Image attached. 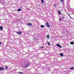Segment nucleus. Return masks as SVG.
Here are the masks:
<instances>
[{"label": "nucleus", "instance_id": "obj_16", "mask_svg": "<svg viewBox=\"0 0 74 74\" xmlns=\"http://www.w3.org/2000/svg\"><path fill=\"white\" fill-rule=\"evenodd\" d=\"M70 69V70H74V68L71 67V68Z\"/></svg>", "mask_w": 74, "mask_h": 74}, {"label": "nucleus", "instance_id": "obj_10", "mask_svg": "<svg viewBox=\"0 0 74 74\" xmlns=\"http://www.w3.org/2000/svg\"><path fill=\"white\" fill-rule=\"evenodd\" d=\"M21 9H18L17 10L18 11L20 12L21 11Z\"/></svg>", "mask_w": 74, "mask_h": 74}, {"label": "nucleus", "instance_id": "obj_1", "mask_svg": "<svg viewBox=\"0 0 74 74\" xmlns=\"http://www.w3.org/2000/svg\"><path fill=\"white\" fill-rule=\"evenodd\" d=\"M27 26H32V23H28L27 24Z\"/></svg>", "mask_w": 74, "mask_h": 74}, {"label": "nucleus", "instance_id": "obj_6", "mask_svg": "<svg viewBox=\"0 0 74 74\" xmlns=\"http://www.w3.org/2000/svg\"><path fill=\"white\" fill-rule=\"evenodd\" d=\"M30 65L29 64H26L25 66V68H26V67H27L28 66H29Z\"/></svg>", "mask_w": 74, "mask_h": 74}, {"label": "nucleus", "instance_id": "obj_26", "mask_svg": "<svg viewBox=\"0 0 74 74\" xmlns=\"http://www.w3.org/2000/svg\"><path fill=\"white\" fill-rule=\"evenodd\" d=\"M64 18V17L63 16V17H62V18Z\"/></svg>", "mask_w": 74, "mask_h": 74}, {"label": "nucleus", "instance_id": "obj_27", "mask_svg": "<svg viewBox=\"0 0 74 74\" xmlns=\"http://www.w3.org/2000/svg\"><path fill=\"white\" fill-rule=\"evenodd\" d=\"M23 74L22 73V74Z\"/></svg>", "mask_w": 74, "mask_h": 74}, {"label": "nucleus", "instance_id": "obj_4", "mask_svg": "<svg viewBox=\"0 0 74 74\" xmlns=\"http://www.w3.org/2000/svg\"><path fill=\"white\" fill-rule=\"evenodd\" d=\"M0 70H2V71H3L4 70V68L3 67H0Z\"/></svg>", "mask_w": 74, "mask_h": 74}, {"label": "nucleus", "instance_id": "obj_15", "mask_svg": "<svg viewBox=\"0 0 74 74\" xmlns=\"http://www.w3.org/2000/svg\"><path fill=\"white\" fill-rule=\"evenodd\" d=\"M47 38H49V35H47Z\"/></svg>", "mask_w": 74, "mask_h": 74}, {"label": "nucleus", "instance_id": "obj_5", "mask_svg": "<svg viewBox=\"0 0 74 74\" xmlns=\"http://www.w3.org/2000/svg\"><path fill=\"white\" fill-rule=\"evenodd\" d=\"M57 46H58V47H59V48H62V46L58 43L57 44Z\"/></svg>", "mask_w": 74, "mask_h": 74}, {"label": "nucleus", "instance_id": "obj_8", "mask_svg": "<svg viewBox=\"0 0 74 74\" xmlns=\"http://www.w3.org/2000/svg\"><path fill=\"white\" fill-rule=\"evenodd\" d=\"M60 55L61 56H63V53H60Z\"/></svg>", "mask_w": 74, "mask_h": 74}, {"label": "nucleus", "instance_id": "obj_21", "mask_svg": "<svg viewBox=\"0 0 74 74\" xmlns=\"http://www.w3.org/2000/svg\"><path fill=\"white\" fill-rule=\"evenodd\" d=\"M44 48V47H43V46H42L41 47V48Z\"/></svg>", "mask_w": 74, "mask_h": 74}, {"label": "nucleus", "instance_id": "obj_17", "mask_svg": "<svg viewBox=\"0 0 74 74\" xmlns=\"http://www.w3.org/2000/svg\"><path fill=\"white\" fill-rule=\"evenodd\" d=\"M5 69H8V66H6L5 67Z\"/></svg>", "mask_w": 74, "mask_h": 74}, {"label": "nucleus", "instance_id": "obj_12", "mask_svg": "<svg viewBox=\"0 0 74 74\" xmlns=\"http://www.w3.org/2000/svg\"><path fill=\"white\" fill-rule=\"evenodd\" d=\"M40 27L42 28H44V26L43 25H42L40 26Z\"/></svg>", "mask_w": 74, "mask_h": 74}, {"label": "nucleus", "instance_id": "obj_19", "mask_svg": "<svg viewBox=\"0 0 74 74\" xmlns=\"http://www.w3.org/2000/svg\"><path fill=\"white\" fill-rule=\"evenodd\" d=\"M18 73H20V74H22V73L21 72H19Z\"/></svg>", "mask_w": 74, "mask_h": 74}, {"label": "nucleus", "instance_id": "obj_11", "mask_svg": "<svg viewBox=\"0 0 74 74\" xmlns=\"http://www.w3.org/2000/svg\"><path fill=\"white\" fill-rule=\"evenodd\" d=\"M0 29L1 30H3V27L2 26H1L0 27Z\"/></svg>", "mask_w": 74, "mask_h": 74}, {"label": "nucleus", "instance_id": "obj_25", "mask_svg": "<svg viewBox=\"0 0 74 74\" xmlns=\"http://www.w3.org/2000/svg\"><path fill=\"white\" fill-rule=\"evenodd\" d=\"M28 10H29V8L28 9Z\"/></svg>", "mask_w": 74, "mask_h": 74}, {"label": "nucleus", "instance_id": "obj_2", "mask_svg": "<svg viewBox=\"0 0 74 74\" xmlns=\"http://www.w3.org/2000/svg\"><path fill=\"white\" fill-rule=\"evenodd\" d=\"M46 25H47V27H48V28L50 27V25H49V23H48V22H47L46 23Z\"/></svg>", "mask_w": 74, "mask_h": 74}, {"label": "nucleus", "instance_id": "obj_24", "mask_svg": "<svg viewBox=\"0 0 74 74\" xmlns=\"http://www.w3.org/2000/svg\"><path fill=\"white\" fill-rule=\"evenodd\" d=\"M1 44V42H0V44Z\"/></svg>", "mask_w": 74, "mask_h": 74}, {"label": "nucleus", "instance_id": "obj_14", "mask_svg": "<svg viewBox=\"0 0 74 74\" xmlns=\"http://www.w3.org/2000/svg\"><path fill=\"white\" fill-rule=\"evenodd\" d=\"M41 1L42 4H43V3H44V0H41Z\"/></svg>", "mask_w": 74, "mask_h": 74}, {"label": "nucleus", "instance_id": "obj_20", "mask_svg": "<svg viewBox=\"0 0 74 74\" xmlns=\"http://www.w3.org/2000/svg\"><path fill=\"white\" fill-rule=\"evenodd\" d=\"M60 21H62V19L61 18H60Z\"/></svg>", "mask_w": 74, "mask_h": 74}, {"label": "nucleus", "instance_id": "obj_18", "mask_svg": "<svg viewBox=\"0 0 74 74\" xmlns=\"http://www.w3.org/2000/svg\"><path fill=\"white\" fill-rule=\"evenodd\" d=\"M48 45H50V43H49V42H48Z\"/></svg>", "mask_w": 74, "mask_h": 74}, {"label": "nucleus", "instance_id": "obj_13", "mask_svg": "<svg viewBox=\"0 0 74 74\" xmlns=\"http://www.w3.org/2000/svg\"><path fill=\"white\" fill-rule=\"evenodd\" d=\"M60 2H61V3H63V1L64 0H60Z\"/></svg>", "mask_w": 74, "mask_h": 74}, {"label": "nucleus", "instance_id": "obj_22", "mask_svg": "<svg viewBox=\"0 0 74 74\" xmlns=\"http://www.w3.org/2000/svg\"><path fill=\"white\" fill-rule=\"evenodd\" d=\"M67 12V14H68V15H69V13H68V12Z\"/></svg>", "mask_w": 74, "mask_h": 74}, {"label": "nucleus", "instance_id": "obj_9", "mask_svg": "<svg viewBox=\"0 0 74 74\" xmlns=\"http://www.w3.org/2000/svg\"><path fill=\"white\" fill-rule=\"evenodd\" d=\"M58 13L60 14V15H61V12L60 11L58 10Z\"/></svg>", "mask_w": 74, "mask_h": 74}, {"label": "nucleus", "instance_id": "obj_7", "mask_svg": "<svg viewBox=\"0 0 74 74\" xmlns=\"http://www.w3.org/2000/svg\"><path fill=\"white\" fill-rule=\"evenodd\" d=\"M70 44L71 45H74V42H70Z\"/></svg>", "mask_w": 74, "mask_h": 74}, {"label": "nucleus", "instance_id": "obj_23", "mask_svg": "<svg viewBox=\"0 0 74 74\" xmlns=\"http://www.w3.org/2000/svg\"><path fill=\"white\" fill-rule=\"evenodd\" d=\"M69 15V16H70V17H71V16H70V14H68Z\"/></svg>", "mask_w": 74, "mask_h": 74}, {"label": "nucleus", "instance_id": "obj_3", "mask_svg": "<svg viewBox=\"0 0 74 74\" xmlns=\"http://www.w3.org/2000/svg\"><path fill=\"white\" fill-rule=\"evenodd\" d=\"M16 33L17 34H22V32L21 31H19V32H16Z\"/></svg>", "mask_w": 74, "mask_h": 74}]
</instances>
